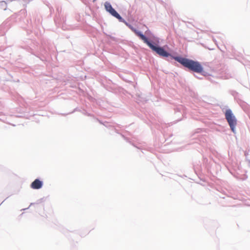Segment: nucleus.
<instances>
[{"instance_id": "nucleus-3", "label": "nucleus", "mask_w": 250, "mask_h": 250, "mask_svg": "<svg viewBox=\"0 0 250 250\" xmlns=\"http://www.w3.org/2000/svg\"><path fill=\"white\" fill-rule=\"evenodd\" d=\"M225 118L230 127L231 131L235 133V127L237 125V119L230 109H228L225 112Z\"/></svg>"}, {"instance_id": "nucleus-19", "label": "nucleus", "mask_w": 250, "mask_h": 250, "mask_svg": "<svg viewBox=\"0 0 250 250\" xmlns=\"http://www.w3.org/2000/svg\"><path fill=\"white\" fill-rule=\"evenodd\" d=\"M200 130H201V129H200V128H198V129H197V131H196V132L195 133V134L196 133H199V131H200Z\"/></svg>"}, {"instance_id": "nucleus-8", "label": "nucleus", "mask_w": 250, "mask_h": 250, "mask_svg": "<svg viewBox=\"0 0 250 250\" xmlns=\"http://www.w3.org/2000/svg\"><path fill=\"white\" fill-rule=\"evenodd\" d=\"M13 1H17L18 4H20L18 0H8L6 1H0V8L6 10L7 7V4Z\"/></svg>"}, {"instance_id": "nucleus-18", "label": "nucleus", "mask_w": 250, "mask_h": 250, "mask_svg": "<svg viewBox=\"0 0 250 250\" xmlns=\"http://www.w3.org/2000/svg\"><path fill=\"white\" fill-rule=\"evenodd\" d=\"M96 120L97 121H98L99 122V123L102 125H103V124H104V123L101 121V120H99L98 119L96 118Z\"/></svg>"}, {"instance_id": "nucleus-24", "label": "nucleus", "mask_w": 250, "mask_h": 250, "mask_svg": "<svg viewBox=\"0 0 250 250\" xmlns=\"http://www.w3.org/2000/svg\"><path fill=\"white\" fill-rule=\"evenodd\" d=\"M27 209V208H24V209H22V210H25V209Z\"/></svg>"}, {"instance_id": "nucleus-17", "label": "nucleus", "mask_w": 250, "mask_h": 250, "mask_svg": "<svg viewBox=\"0 0 250 250\" xmlns=\"http://www.w3.org/2000/svg\"><path fill=\"white\" fill-rule=\"evenodd\" d=\"M194 76L195 78H197L198 79H199V80H202V79H203V78H202V77H200V76H197L196 74H194Z\"/></svg>"}, {"instance_id": "nucleus-10", "label": "nucleus", "mask_w": 250, "mask_h": 250, "mask_svg": "<svg viewBox=\"0 0 250 250\" xmlns=\"http://www.w3.org/2000/svg\"><path fill=\"white\" fill-rule=\"evenodd\" d=\"M112 16L118 19V21L121 22H124L125 23L126 21L122 18V17L118 13L117 11H116Z\"/></svg>"}, {"instance_id": "nucleus-11", "label": "nucleus", "mask_w": 250, "mask_h": 250, "mask_svg": "<svg viewBox=\"0 0 250 250\" xmlns=\"http://www.w3.org/2000/svg\"><path fill=\"white\" fill-rule=\"evenodd\" d=\"M231 95L234 97V99L236 100H237V102L238 103H240V102H242V101L240 100L239 98V94L237 92H236V91H232L231 92Z\"/></svg>"}, {"instance_id": "nucleus-14", "label": "nucleus", "mask_w": 250, "mask_h": 250, "mask_svg": "<svg viewBox=\"0 0 250 250\" xmlns=\"http://www.w3.org/2000/svg\"><path fill=\"white\" fill-rule=\"evenodd\" d=\"M82 113L84 115H86V116H89V117H93V115H92L91 114L87 112L86 110H83V111L82 112Z\"/></svg>"}, {"instance_id": "nucleus-12", "label": "nucleus", "mask_w": 250, "mask_h": 250, "mask_svg": "<svg viewBox=\"0 0 250 250\" xmlns=\"http://www.w3.org/2000/svg\"><path fill=\"white\" fill-rule=\"evenodd\" d=\"M194 170L196 173L197 172H199L201 170V165H197L196 166H193Z\"/></svg>"}, {"instance_id": "nucleus-9", "label": "nucleus", "mask_w": 250, "mask_h": 250, "mask_svg": "<svg viewBox=\"0 0 250 250\" xmlns=\"http://www.w3.org/2000/svg\"><path fill=\"white\" fill-rule=\"evenodd\" d=\"M175 111L176 114H178L179 113H181L183 116L185 114L184 108L182 105L176 107L175 108Z\"/></svg>"}, {"instance_id": "nucleus-20", "label": "nucleus", "mask_w": 250, "mask_h": 250, "mask_svg": "<svg viewBox=\"0 0 250 250\" xmlns=\"http://www.w3.org/2000/svg\"><path fill=\"white\" fill-rule=\"evenodd\" d=\"M107 122H105V123H104V124H103V125H104L105 126L107 127Z\"/></svg>"}, {"instance_id": "nucleus-7", "label": "nucleus", "mask_w": 250, "mask_h": 250, "mask_svg": "<svg viewBox=\"0 0 250 250\" xmlns=\"http://www.w3.org/2000/svg\"><path fill=\"white\" fill-rule=\"evenodd\" d=\"M104 6L105 10L108 13H109L111 16H113L114 14L117 11L112 6L111 3L108 1H105L104 3Z\"/></svg>"}, {"instance_id": "nucleus-4", "label": "nucleus", "mask_w": 250, "mask_h": 250, "mask_svg": "<svg viewBox=\"0 0 250 250\" xmlns=\"http://www.w3.org/2000/svg\"><path fill=\"white\" fill-rule=\"evenodd\" d=\"M125 24L135 34L138 38H139L140 40L144 42L147 39V38L146 36L144 35L141 31L137 29L126 21L125 22Z\"/></svg>"}, {"instance_id": "nucleus-22", "label": "nucleus", "mask_w": 250, "mask_h": 250, "mask_svg": "<svg viewBox=\"0 0 250 250\" xmlns=\"http://www.w3.org/2000/svg\"><path fill=\"white\" fill-rule=\"evenodd\" d=\"M181 119H178L177 121H181Z\"/></svg>"}, {"instance_id": "nucleus-13", "label": "nucleus", "mask_w": 250, "mask_h": 250, "mask_svg": "<svg viewBox=\"0 0 250 250\" xmlns=\"http://www.w3.org/2000/svg\"><path fill=\"white\" fill-rule=\"evenodd\" d=\"M43 201H44V198H41V199L38 200L36 201V202H35V203H31L29 206H32V205H35V204H40Z\"/></svg>"}, {"instance_id": "nucleus-16", "label": "nucleus", "mask_w": 250, "mask_h": 250, "mask_svg": "<svg viewBox=\"0 0 250 250\" xmlns=\"http://www.w3.org/2000/svg\"><path fill=\"white\" fill-rule=\"evenodd\" d=\"M122 136L124 138V139L127 142H129V143H130V141H129V139L125 137V136H124L123 135H122Z\"/></svg>"}, {"instance_id": "nucleus-21", "label": "nucleus", "mask_w": 250, "mask_h": 250, "mask_svg": "<svg viewBox=\"0 0 250 250\" xmlns=\"http://www.w3.org/2000/svg\"><path fill=\"white\" fill-rule=\"evenodd\" d=\"M78 110L77 109V108H75V109L74 110V111H73L72 113H73V112H75V111H78Z\"/></svg>"}, {"instance_id": "nucleus-2", "label": "nucleus", "mask_w": 250, "mask_h": 250, "mask_svg": "<svg viewBox=\"0 0 250 250\" xmlns=\"http://www.w3.org/2000/svg\"><path fill=\"white\" fill-rule=\"evenodd\" d=\"M53 49V45L48 41L43 40L42 42L41 48V56L35 54L36 56L39 58L41 60L43 61L46 57L49 54V52Z\"/></svg>"}, {"instance_id": "nucleus-6", "label": "nucleus", "mask_w": 250, "mask_h": 250, "mask_svg": "<svg viewBox=\"0 0 250 250\" xmlns=\"http://www.w3.org/2000/svg\"><path fill=\"white\" fill-rule=\"evenodd\" d=\"M149 40V38L152 39V42H156L157 43H160V39L156 37L149 30H147L145 32V34ZM150 41H151L149 39Z\"/></svg>"}, {"instance_id": "nucleus-1", "label": "nucleus", "mask_w": 250, "mask_h": 250, "mask_svg": "<svg viewBox=\"0 0 250 250\" xmlns=\"http://www.w3.org/2000/svg\"><path fill=\"white\" fill-rule=\"evenodd\" d=\"M144 43L161 57L167 58V60L168 61H170V60H174L187 68L188 71L201 74L203 76L209 75L208 73L204 70V68L200 62L183 57L181 55H175L169 52L165 48V47L168 48L167 45L161 46L159 45L160 43H157L156 42H152V41H150L148 38Z\"/></svg>"}, {"instance_id": "nucleus-23", "label": "nucleus", "mask_w": 250, "mask_h": 250, "mask_svg": "<svg viewBox=\"0 0 250 250\" xmlns=\"http://www.w3.org/2000/svg\"><path fill=\"white\" fill-rule=\"evenodd\" d=\"M96 0H93V2H95V1H96Z\"/></svg>"}, {"instance_id": "nucleus-15", "label": "nucleus", "mask_w": 250, "mask_h": 250, "mask_svg": "<svg viewBox=\"0 0 250 250\" xmlns=\"http://www.w3.org/2000/svg\"><path fill=\"white\" fill-rule=\"evenodd\" d=\"M108 37L112 41H116V38L112 36L111 35H108Z\"/></svg>"}, {"instance_id": "nucleus-5", "label": "nucleus", "mask_w": 250, "mask_h": 250, "mask_svg": "<svg viewBox=\"0 0 250 250\" xmlns=\"http://www.w3.org/2000/svg\"><path fill=\"white\" fill-rule=\"evenodd\" d=\"M43 185V182L40 178L35 179L30 184V187L33 189H40Z\"/></svg>"}]
</instances>
